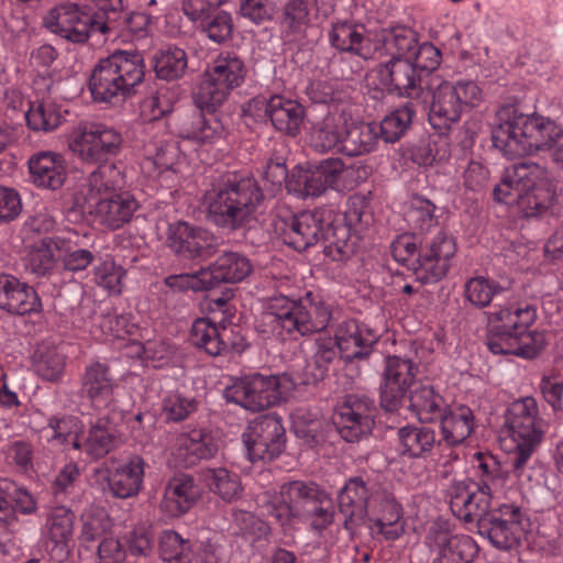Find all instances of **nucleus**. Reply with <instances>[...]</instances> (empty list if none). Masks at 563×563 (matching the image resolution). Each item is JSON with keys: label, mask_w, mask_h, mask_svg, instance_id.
Returning <instances> with one entry per match:
<instances>
[{"label": "nucleus", "mask_w": 563, "mask_h": 563, "mask_svg": "<svg viewBox=\"0 0 563 563\" xmlns=\"http://www.w3.org/2000/svg\"><path fill=\"white\" fill-rule=\"evenodd\" d=\"M481 483L455 482L449 489L455 517L478 525V532L497 549L518 547L531 529L526 511L515 503H497L494 488L501 483L494 461H479Z\"/></svg>", "instance_id": "nucleus-1"}, {"label": "nucleus", "mask_w": 563, "mask_h": 563, "mask_svg": "<svg viewBox=\"0 0 563 563\" xmlns=\"http://www.w3.org/2000/svg\"><path fill=\"white\" fill-rule=\"evenodd\" d=\"M257 505L263 515L273 518L284 530L295 529L302 522L308 523L313 534L323 538L334 525L332 499L313 483H284L278 490L261 493Z\"/></svg>", "instance_id": "nucleus-2"}, {"label": "nucleus", "mask_w": 563, "mask_h": 563, "mask_svg": "<svg viewBox=\"0 0 563 563\" xmlns=\"http://www.w3.org/2000/svg\"><path fill=\"white\" fill-rule=\"evenodd\" d=\"M492 137L494 146L509 158L548 152L563 170V128L549 118L504 106L496 112Z\"/></svg>", "instance_id": "nucleus-3"}, {"label": "nucleus", "mask_w": 563, "mask_h": 563, "mask_svg": "<svg viewBox=\"0 0 563 563\" xmlns=\"http://www.w3.org/2000/svg\"><path fill=\"white\" fill-rule=\"evenodd\" d=\"M125 175L117 164L99 165L75 192V206L87 209L96 225L115 231L130 223L141 203L125 186Z\"/></svg>", "instance_id": "nucleus-4"}, {"label": "nucleus", "mask_w": 563, "mask_h": 563, "mask_svg": "<svg viewBox=\"0 0 563 563\" xmlns=\"http://www.w3.org/2000/svg\"><path fill=\"white\" fill-rule=\"evenodd\" d=\"M371 216L365 213L355 203H351L343 218H334L331 209H317L305 211L291 217L288 221L276 223V232L285 244L301 252L314 245L320 240L328 242L329 246H335L342 256H347L352 251L347 244L351 233H360L369 222Z\"/></svg>", "instance_id": "nucleus-5"}, {"label": "nucleus", "mask_w": 563, "mask_h": 563, "mask_svg": "<svg viewBox=\"0 0 563 563\" xmlns=\"http://www.w3.org/2000/svg\"><path fill=\"white\" fill-rule=\"evenodd\" d=\"M264 194L249 172L223 175L205 195L210 219L223 229L250 228L257 221Z\"/></svg>", "instance_id": "nucleus-6"}, {"label": "nucleus", "mask_w": 563, "mask_h": 563, "mask_svg": "<svg viewBox=\"0 0 563 563\" xmlns=\"http://www.w3.org/2000/svg\"><path fill=\"white\" fill-rule=\"evenodd\" d=\"M537 317L532 305L496 306L488 314L487 346L494 354L533 358L545 347L542 331L527 332Z\"/></svg>", "instance_id": "nucleus-7"}, {"label": "nucleus", "mask_w": 563, "mask_h": 563, "mask_svg": "<svg viewBox=\"0 0 563 563\" xmlns=\"http://www.w3.org/2000/svg\"><path fill=\"white\" fill-rule=\"evenodd\" d=\"M494 197L529 218L541 216L552 207L555 188L543 167L520 163L505 169L500 183L494 188Z\"/></svg>", "instance_id": "nucleus-8"}, {"label": "nucleus", "mask_w": 563, "mask_h": 563, "mask_svg": "<svg viewBox=\"0 0 563 563\" xmlns=\"http://www.w3.org/2000/svg\"><path fill=\"white\" fill-rule=\"evenodd\" d=\"M330 319L329 306L310 292L299 300L278 295L267 301L263 322L269 329L262 331L285 340L286 334L295 332L305 335L321 331Z\"/></svg>", "instance_id": "nucleus-9"}, {"label": "nucleus", "mask_w": 563, "mask_h": 563, "mask_svg": "<svg viewBox=\"0 0 563 563\" xmlns=\"http://www.w3.org/2000/svg\"><path fill=\"white\" fill-rule=\"evenodd\" d=\"M144 76L143 55L135 49H118L95 66L89 90L95 101L113 102L131 95Z\"/></svg>", "instance_id": "nucleus-10"}, {"label": "nucleus", "mask_w": 563, "mask_h": 563, "mask_svg": "<svg viewBox=\"0 0 563 563\" xmlns=\"http://www.w3.org/2000/svg\"><path fill=\"white\" fill-rule=\"evenodd\" d=\"M482 90L473 80L449 81L438 76L430 79L423 102L429 107V122L442 133L460 121L462 113L477 107Z\"/></svg>", "instance_id": "nucleus-11"}, {"label": "nucleus", "mask_w": 563, "mask_h": 563, "mask_svg": "<svg viewBox=\"0 0 563 563\" xmlns=\"http://www.w3.org/2000/svg\"><path fill=\"white\" fill-rule=\"evenodd\" d=\"M506 433L503 444L514 453L512 466L517 477L523 475L527 461L542 439L543 431L538 419L534 398L523 397L511 404L506 417Z\"/></svg>", "instance_id": "nucleus-12"}, {"label": "nucleus", "mask_w": 563, "mask_h": 563, "mask_svg": "<svg viewBox=\"0 0 563 563\" xmlns=\"http://www.w3.org/2000/svg\"><path fill=\"white\" fill-rule=\"evenodd\" d=\"M114 20L101 19L92 8L74 2L52 8L43 19L45 27L53 34L71 43L82 44L89 37L104 34L113 27Z\"/></svg>", "instance_id": "nucleus-13"}, {"label": "nucleus", "mask_w": 563, "mask_h": 563, "mask_svg": "<svg viewBox=\"0 0 563 563\" xmlns=\"http://www.w3.org/2000/svg\"><path fill=\"white\" fill-rule=\"evenodd\" d=\"M287 375L253 374L235 379L224 389V398L249 411H261L284 400L290 390Z\"/></svg>", "instance_id": "nucleus-14"}, {"label": "nucleus", "mask_w": 563, "mask_h": 563, "mask_svg": "<svg viewBox=\"0 0 563 563\" xmlns=\"http://www.w3.org/2000/svg\"><path fill=\"white\" fill-rule=\"evenodd\" d=\"M245 76V64L236 53H220L206 70V79L197 96L198 106L208 111L214 110L244 82Z\"/></svg>", "instance_id": "nucleus-15"}, {"label": "nucleus", "mask_w": 563, "mask_h": 563, "mask_svg": "<svg viewBox=\"0 0 563 563\" xmlns=\"http://www.w3.org/2000/svg\"><path fill=\"white\" fill-rule=\"evenodd\" d=\"M121 144V134L102 123L79 124L68 141L69 150L86 163H99L117 155Z\"/></svg>", "instance_id": "nucleus-16"}, {"label": "nucleus", "mask_w": 563, "mask_h": 563, "mask_svg": "<svg viewBox=\"0 0 563 563\" xmlns=\"http://www.w3.org/2000/svg\"><path fill=\"white\" fill-rule=\"evenodd\" d=\"M82 389L95 410L112 412L114 422L125 420L128 412L120 398L119 385L107 363L95 361L86 367Z\"/></svg>", "instance_id": "nucleus-17"}, {"label": "nucleus", "mask_w": 563, "mask_h": 563, "mask_svg": "<svg viewBox=\"0 0 563 563\" xmlns=\"http://www.w3.org/2000/svg\"><path fill=\"white\" fill-rule=\"evenodd\" d=\"M249 461H272L285 448V428L276 415H264L249 422L242 433Z\"/></svg>", "instance_id": "nucleus-18"}, {"label": "nucleus", "mask_w": 563, "mask_h": 563, "mask_svg": "<svg viewBox=\"0 0 563 563\" xmlns=\"http://www.w3.org/2000/svg\"><path fill=\"white\" fill-rule=\"evenodd\" d=\"M218 449V440L206 429L174 433L168 441V463L175 467H188L202 459L213 457Z\"/></svg>", "instance_id": "nucleus-19"}, {"label": "nucleus", "mask_w": 563, "mask_h": 563, "mask_svg": "<svg viewBox=\"0 0 563 563\" xmlns=\"http://www.w3.org/2000/svg\"><path fill=\"white\" fill-rule=\"evenodd\" d=\"M426 544L439 563H471L478 552V545L472 537L453 533L444 523L430 527Z\"/></svg>", "instance_id": "nucleus-20"}, {"label": "nucleus", "mask_w": 563, "mask_h": 563, "mask_svg": "<svg viewBox=\"0 0 563 563\" xmlns=\"http://www.w3.org/2000/svg\"><path fill=\"white\" fill-rule=\"evenodd\" d=\"M417 366L410 360L401 356H388L384 371V382L380 386V405L386 411H396L416 382Z\"/></svg>", "instance_id": "nucleus-21"}, {"label": "nucleus", "mask_w": 563, "mask_h": 563, "mask_svg": "<svg viewBox=\"0 0 563 563\" xmlns=\"http://www.w3.org/2000/svg\"><path fill=\"white\" fill-rule=\"evenodd\" d=\"M166 243L178 256L190 260L207 258L213 254L217 239L201 227L186 221H176L168 224Z\"/></svg>", "instance_id": "nucleus-22"}, {"label": "nucleus", "mask_w": 563, "mask_h": 563, "mask_svg": "<svg viewBox=\"0 0 563 563\" xmlns=\"http://www.w3.org/2000/svg\"><path fill=\"white\" fill-rule=\"evenodd\" d=\"M456 252L454 239L443 231H439L419 251L416 275L426 284L442 279L451 266V260Z\"/></svg>", "instance_id": "nucleus-23"}, {"label": "nucleus", "mask_w": 563, "mask_h": 563, "mask_svg": "<svg viewBox=\"0 0 563 563\" xmlns=\"http://www.w3.org/2000/svg\"><path fill=\"white\" fill-rule=\"evenodd\" d=\"M69 246L70 232L41 236L27 243L23 257L25 269L36 276H45L55 267L60 255L67 252Z\"/></svg>", "instance_id": "nucleus-24"}, {"label": "nucleus", "mask_w": 563, "mask_h": 563, "mask_svg": "<svg viewBox=\"0 0 563 563\" xmlns=\"http://www.w3.org/2000/svg\"><path fill=\"white\" fill-rule=\"evenodd\" d=\"M334 338L340 356L346 362L368 357L378 341L375 330L355 319L339 323Z\"/></svg>", "instance_id": "nucleus-25"}, {"label": "nucleus", "mask_w": 563, "mask_h": 563, "mask_svg": "<svg viewBox=\"0 0 563 563\" xmlns=\"http://www.w3.org/2000/svg\"><path fill=\"white\" fill-rule=\"evenodd\" d=\"M122 421H113L112 412H99V418L91 423L88 432L81 431L79 440L75 439L74 450L85 454L89 460L107 455L115 445Z\"/></svg>", "instance_id": "nucleus-26"}, {"label": "nucleus", "mask_w": 563, "mask_h": 563, "mask_svg": "<svg viewBox=\"0 0 563 563\" xmlns=\"http://www.w3.org/2000/svg\"><path fill=\"white\" fill-rule=\"evenodd\" d=\"M368 493L365 483L360 478H351L339 493V509L344 516V527L352 530L365 521V518L378 499V493Z\"/></svg>", "instance_id": "nucleus-27"}, {"label": "nucleus", "mask_w": 563, "mask_h": 563, "mask_svg": "<svg viewBox=\"0 0 563 563\" xmlns=\"http://www.w3.org/2000/svg\"><path fill=\"white\" fill-rule=\"evenodd\" d=\"M366 517H368V529L375 539L394 541L405 531L402 508L386 490L378 493L376 505L369 509Z\"/></svg>", "instance_id": "nucleus-28"}, {"label": "nucleus", "mask_w": 563, "mask_h": 563, "mask_svg": "<svg viewBox=\"0 0 563 563\" xmlns=\"http://www.w3.org/2000/svg\"><path fill=\"white\" fill-rule=\"evenodd\" d=\"M373 73L378 76L383 87L399 96L417 98L421 93L420 74L412 58L389 59L379 64Z\"/></svg>", "instance_id": "nucleus-29"}, {"label": "nucleus", "mask_w": 563, "mask_h": 563, "mask_svg": "<svg viewBox=\"0 0 563 563\" xmlns=\"http://www.w3.org/2000/svg\"><path fill=\"white\" fill-rule=\"evenodd\" d=\"M347 106L333 104L320 120L311 122L309 140L319 152L336 150L342 152L344 125H346Z\"/></svg>", "instance_id": "nucleus-30"}, {"label": "nucleus", "mask_w": 563, "mask_h": 563, "mask_svg": "<svg viewBox=\"0 0 563 563\" xmlns=\"http://www.w3.org/2000/svg\"><path fill=\"white\" fill-rule=\"evenodd\" d=\"M329 41L340 52L352 53L364 59L376 58L377 51L373 47V40L361 23L346 20L332 23Z\"/></svg>", "instance_id": "nucleus-31"}, {"label": "nucleus", "mask_w": 563, "mask_h": 563, "mask_svg": "<svg viewBox=\"0 0 563 563\" xmlns=\"http://www.w3.org/2000/svg\"><path fill=\"white\" fill-rule=\"evenodd\" d=\"M27 164L31 180L36 187L56 190L66 180V161L58 153L37 152L30 157Z\"/></svg>", "instance_id": "nucleus-32"}, {"label": "nucleus", "mask_w": 563, "mask_h": 563, "mask_svg": "<svg viewBox=\"0 0 563 563\" xmlns=\"http://www.w3.org/2000/svg\"><path fill=\"white\" fill-rule=\"evenodd\" d=\"M145 462L132 455L109 470L108 487L118 498H130L139 494L143 486Z\"/></svg>", "instance_id": "nucleus-33"}, {"label": "nucleus", "mask_w": 563, "mask_h": 563, "mask_svg": "<svg viewBox=\"0 0 563 563\" xmlns=\"http://www.w3.org/2000/svg\"><path fill=\"white\" fill-rule=\"evenodd\" d=\"M40 299L33 287L12 275H0V308L9 313L26 314L37 311Z\"/></svg>", "instance_id": "nucleus-34"}, {"label": "nucleus", "mask_w": 563, "mask_h": 563, "mask_svg": "<svg viewBox=\"0 0 563 563\" xmlns=\"http://www.w3.org/2000/svg\"><path fill=\"white\" fill-rule=\"evenodd\" d=\"M417 45V33L401 24L383 29L373 41V47L377 51L375 59L383 56L389 59L412 58Z\"/></svg>", "instance_id": "nucleus-35"}, {"label": "nucleus", "mask_w": 563, "mask_h": 563, "mask_svg": "<svg viewBox=\"0 0 563 563\" xmlns=\"http://www.w3.org/2000/svg\"><path fill=\"white\" fill-rule=\"evenodd\" d=\"M200 496V489L189 475H177L169 479L161 510L168 517H179L186 514Z\"/></svg>", "instance_id": "nucleus-36"}, {"label": "nucleus", "mask_w": 563, "mask_h": 563, "mask_svg": "<svg viewBox=\"0 0 563 563\" xmlns=\"http://www.w3.org/2000/svg\"><path fill=\"white\" fill-rule=\"evenodd\" d=\"M229 330L219 328L207 318L197 319L191 327L190 340L198 349L203 350L211 356H218L232 350L235 353H242L245 345L233 342L228 344Z\"/></svg>", "instance_id": "nucleus-37"}, {"label": "nucleus", "mask_w": 563, "mask_h": 563, "mask_svg": "<svg viewBox=\"0 0 563 563\" xmlns=\"http://www.w3.org/2000/svg\"><path fill=\"white\" fill-rule=\"evenodd\" d=\"M74 512L64 507L54 508L47 516L42 539L46 550L58 551L60 555L67 554L73 541Z\"/></svg>", "instance_id": "nucleus-38"}, {"label": "nucleus", "mask_w": 563, "mask_h": 563, "mask_svg": "<svg viewBox=\"0 0 563 563\" xmlns=\"http://www.w3.org/2000/svg\"><path fill=\"white\" fill-rule=\"evenodd\" d=\"M334 423L342 439L354 442L371 433L374 419L362 402H345L336 409Z\"/></svg>", "instance_id": "nucleus-39"}, {"label": "nucleus", "mask_w": 563, "mask_h": 563, "mask_svg": "<svg viewBox=\"0 0 563 563\" xmlns=\"http://www.w3.org/2000/svg\"><path fill=\"white\" fill-rule=\"evenodd\" d=\"M269 111V122L276 131L294 137L300 134L306 113L298 101L282 95H273Z\"/></svg>", "instance_id": "nucleus-40"}, {"label": "nucleus", "mask_w": 563, "mask_h": 563, "mask_svg": "<svg viewBox=\"0 0 563 563\" xmlns=\"http://www.w3.org/2000/svg\"><path fill=\"white\" fill-rule=\"evenodd\" d=\"M328 188L336 191L352 190L364 183L368 169L364 165H345L341 158H327L319 163Z\"/></svg>", "instance_id": "nucleus-41"}, {"label": "nucleus", "mask_w": 563, "mask_h": 563, "mask_svg": "<svg viewBox=\"0 0 563 563\" xmlns=\"http://www.w3.org/2000/svg\"><path fill=\"white\" fill-rule=\"evenodd\" d=\"M442 440L450 446L464 443L475 429L473 410L467 406H459L452 409L445 408L440 417Z\"/></svg>", "instance_id": "nucleus-42"}, {"label": "nucleus", "mask_w": 563, "mask_h": 563, "mask_svg": "<svg viewBox=\"0 0 563 563\" xmlns=\"http://www.w3.org/2000/svg\"><path fill=\"white\" fill-rule=\"evenodd\" d=\"M397 434V451L404 457L427 460L437 444L435 432L428 427L405 426Z\"/></svg>", "instance_id": "nucleus-43"}, {"label": "nucleus", "mask_w": 563, "mask_h": 563, "mask_svg": "<svg viewBox=\"0 0 563 563\" xmlns=\"http://www.w3.org/2000/svg\"><path fill=\"white\" fill-rule=\"evenodd\" d=\"M409 408L419 421L429 423L443 416L446 405L432 385L419 382L409 391Z\"/></svg>", "instance_id": "nucleus-44"}, {"label": "nucleus", "mask_w": 563, "mask_h": 563, "mask_svg": "<svg viewBox=\"0 0 563 563\" xmlns=\"http://www.w3.org/2000/svg\"><path fill=\"white\" fill-rule=\"evenodd\" d=\"M139 325L131 321L130 316L107 312L99 317L92 333L106 341L125 342L126 346L133 349L134 343L139 341Z\"/></svg>", "instance_id": "nucleus-45"}, {"label": "nucleus", "mask_w": 563, "mask_h": 563, "mask_svg": "<svg viewBox=\"0 0 563 563\" xmlns=\"http://www.w3.org/2000/svg\"><path fill=\"white\" fill-rule=\"evenodd\" d=\"M210 274L211 288L219 283H240L252 272L253 266L250 260L236 252H228L206 268Z\"/></svg>", "instance_id": "nucleus-46"}, {"label": "nucleus", "mask_w": 563, "mask_h": 563, "mask_svg": "<svg viewBox=\"0 0 563 563\" xmlns=\"http://www.w3.org/2000/svg\"><path fill=\"white\" fill-rule=\"evenodd\" d=\"M350 113L346 115L344 125L342 153L347 156L367 154L376 148L378 143L377 125L375 123L349 122Z\"/></svg>", "instance_id": "nucleus-47"}, {"label": "nucleus", "mask_w": 563, "mask_h": 563, "mask_svg": "<svg viewBox=\"0 0 563 563\" xmlns=\"http://www.w3.org/2000/svg\"><path fill=\"white\" fill-rule=\"evenodd\" d=\"M178 151L174 144L166 143L156 148L155 154L146 157L142 168L152 172V177L157 179L162 187L170 188L178 180L177 169Z\"/></svg>", "instance_id": "nucleus-48"}, {"label": "nucleus", "mask_w": 563, "mask_h": 563, "mask_svg": "<svg viewBox=\"0 0 563 563\" xmlns=\"http://www.w3.org/2000/svg\"><path fill=\"white\" fill-rule=\"evenodd\" d=\"M205 486L225 503L238 499L243 492L240 476L227 467H208L201 472Z\"/></svg>", "instance_id": "nucleus-49"}, {"label": "nucleus", "mask_w": 563, "mask_h": 563, "mask_svg": "<svg viewBox=\"0 0 563 563\" xmlns=\"http://www.w3.org/2000/svg\"><path fill=\"white\" fill-rule=\"evenodd\" d=\"M24 118L30 130L44 133L54 131L64 120L60 107L48 99L29 102Z\"/></svg>", "instance_id": "nucleus-50"}, {"label": "nucleus", "mask_w": 563, "mask_h": 563, "mask_svg": "<svg viewBox=\"0 0 563 563\" xmlns=\"http://www.w3.org/2000/svg\"><path fill=\"white\" fill-rule=\"evenodd\" d=\"M334 0H289L285 9V20L294 30L307 25L312 11L327 18L333 9Z\"/></svg>", "instance_id": "nucleus-51"}, {"label": "nucleus", "mask_w": 563, "mask_h": 563, "mask_svg": "<svg viewBox=\"0 0 563 563\" xmlns=\"http://www.w3.org/2000/svg\"><path fill=\"white\" fill-rule=\"evenodd\" d=\"M287 188L302 198L319 197L329 189L319 164L313 168L298 167L294 169L287 179Z\"/></svg>", "instance_id": "nucleus-52"}, {"label": "nucleus", "mask_w": 563, "mask_h": 563, "mask_svg": "<svg viewBox=\"0 0 563 563\" xmlns=\"http://www.w3.org/2000/svg\"><path fill=\"white\" fill-rule=\"evenodd\" d=\"M82 426L78 418L71 416L53 417L43 430L48 442L64 446V450H74L75 439L79 440Z\"/></svg>", "instance_id": "nucleus-53"}, {"label": "nucleus", "mask_w": 563, "mask_h": 563, "mask_svg": "<svg viewBox=\"0 0 563 563\" xmlns=\"http://www.w3.org/2000/svg\"><path fill=\"white\" fill-rule=\"evenodd\" d=\"M181 136L200 146H213L224 139V126L214 115H199Z\"/></svg>", "instance_id": "nucleus-54"}, {"label": "nucleus", "mask_w": 563, "mask_h": 563, "mask_svg": "<svg viewBox=\"0 0 563 563\" xmlns=\"http://www.w3.org/2000/svg\"><path fill=\"white\" fill-rule=\"evenodd\" d=\"M187 55L177 46L161 48L154 56V69L158 78L174 80L181 77L187 68Z\"/></svg>", "instance_id": "nucleus-55"}, {"label": "nucleus", "mask_w": 563, "mask_h": 563, "mask_svg": "<svg viewBox=\"0 0 563 563\" xmlns=\"http://www.w3.org/2000/svg\"><path fill=\"white\" fill-rule=\"evenodd\" d=\"M338 352L335 338L320 335L314 342L312 363L307 366L305 382L316 383L323 379Z\"/></svg>", "instance_id": "nucleus-56"}, {"label": "nucleus", "mask_w": 563, "mask_h": 563, "mask_svg": "<svg viewBox=\"0 0 563 563\" xmlns=\"http://www.w3.org/2000/svg\"><path fill=\"white\" fill-rule=\"evenodd\" d=\"M159 556L167 563H192V548L174 530H165L159 537Z\"/></svg>", "instance_id": "nucleus-57"}, {"label": "nucleus", "mask_w": 563, "mask_h": 563, "mask_svg": "<svg viewBox=\"0 0 563 563\" xmlns=\"http://www.w3.org/2000/svg\"><path fill=\"white\" fill-rule=\"evenodd\" d=\"M415 114L416 110L410 102L391 111L379 124L380 137L386 143L398 141L410 126Z\"/></svg>", "instance_id": "nucleus-58"}, {"label": "nucleus", "mask_w": 563, "mask_h": 563, "mask_svg": "<svg viewBox=\"0 0 563 563\" xmlns=\"http://www.w3.org/2000/svg\"><path fill=\"white\" fill-rule=\"evenodd\" d=\"M33 366L43 379L55 382L64 372L65 358L55 347L41 346L34 353Z\"/></svg>", "instance_id": "nucleus-59"}, {"label": "nucleus", "mask_w": 563, "mask_h": 563, "mask_svg": "<svg viewBox=\"0 0 563 563\" xmlns=\"http://www.w3.org/2000/svg\"><path fill=\"white\" fill-rule=\"evenodd\" d=\"M131 355L141 357L153 367H164L170 364L175 356V347L166 341H148L134 343Z\"/></svg>", "instance_id": "nucleus-60"}, {"label": "nucleus", "mask_w": 563, "mask_h": 563, "mask_svg": "<svg viewBox=\"0 0 563 563\" xmlns=\"http://www.w3.org/2000/svg\"><path fill=\"white\" fill-rule=\"evenodd\" d=\"M151 22L150 13L145 12H126L123 8L117 13V26L109 29L104 34L103 41L118 35L131 34L135 37H142L146 33Z\"/></svg>", "instance_id": "nucleus-61"}, {"label": "nucleus", "mask_w": 563, "mask_h": 563, "mask_svg": "<svg viewBox=\"0 0 563 563\" xmlns=\"http://www.w3.org/2000/svg\"><path fill=\"white\" fill-rule=\"evenodd\" d=\"M230 529L233 533L242 534L252 541L266 538L271 532L267 522L245 510H235L232 514Z\"/></svg>", "instance_id": "nucleus-62"}, {"label": "nucleus", "mask_w": 563, "mask_h": 563, "mask_svg": "<svg viewBox=\"0 0 563 563\" xmlns=\"http://www.w3.org/2000/svg\"><path fill=\"white\" fill-rule=\"evenodd\" d=\"M505 289L498 283L477 276L468 279L465 284V297L475 307L484 308L490 303L494 296Z\"/></svg>", "instance_id": "nucleus-63"}, {"label": "nucleus", "mask_w": 563, "mask_h": 563, "mask_svg": "<svg viewBox=\"0 0 563 563\" xmlns=\"http://www.w3.org/2000/svg\"><path fill=\"white\" fill-rule=\"evenodd\" d=\"M81 541H95L102 538L112 527L111 519L103 508L89 507L81 515Z\"/></svg>", "instance_id": "nucleus-64"}]
</instances>
